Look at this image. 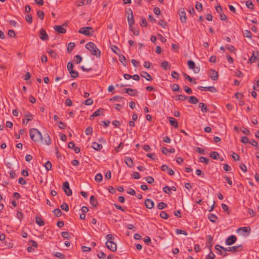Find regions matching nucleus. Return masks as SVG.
Here are the masks:
<instances>
[{
  "label": "nucleus",
  "mask_w": 259,
  "mask_h": 259,
  "mask_svg": "<svg viewBox=\"0 0 259 259\" xmlns=\"http://www.w3.org/2000/svg\"><path fill=\"white\" fill-rule=\"evenodd\" d=\"M29 135L31 139L34 142H41L43 143V138L41 133L36 128H32L29 130Z\"/></svg>",
  "instance_id": "obj_1"
},
{
  "label": "nucleus",
  "mask_w": 259,
  "mask_h": 259,
  "mask_svg": "<svg viewBox=\"0 0 259 259\" xmlns=\"http://www.w3.org/2000/svg\"><path fill=\"white\" fill-rule=\"evenodd\" d=\"M85 48L88 49L91 54L96 56L97 58H100L101 56V51L97 48L95 44L93 42H89L85 45Z\"/></svg>",
  "instance_id": "obj_2"
},
{
  "label": "nucleus",
  "mask_w": 259,
  "mask_h": 259,
  "mask_svg": "<svg viewBox=\"0 0 259 259\" xmlns=\"http://www.w3.org/2000/svg\"><path fill=\"white\" fill-rule=\"evenodd\" d=\"M221 248L222 249H223L224 251H230L232 252H236L237 251H240L242 249V246L241 245H239L237 246H234L231 247H228L227 248H224L223 246L217 244L215 246V249H218V248Z\"/></svg>",
  "instance_id": "obj_3"
},
{
  "label": "nucleus",
  "mask_w": 259,
  "mask_h": 259,
  "mask_svg": "<svg viewBox=\"0 0 259 259\" xmlns=\"http://www.w3.org/2000/svg\"><path fill=\"white\" fill-rule=\"evenodd\" d=\"M94 30L92 27H84L79 29L78 32L81 34L90 36L93 34Z\"/></svg>",
  "instance_id": "obj_4"
},
{
  "label": "nucleus",
  "mask_w": 259,
  "mask_h": 259,
  "mask_svg": "<svg viewBox=\"0 0 259 259\" xmlns=\"http://www.w3.org/2000/svg\"><path fill=\"white\" fill-rule=\"evenodd\" d=\"M106 247L111 251H115L117 249V246L115 242L111 240H107L106 242Z\"/></svg>",
  "instance_id": "obj_5"
},
{
  "label": "nucleus",
  "mask_w": 259,
  "mask_h": 259,
  "mask_svg": "<svg viewBox=\"0 0 259 259\" xmlns=\"http://www.w3.org/2000/svg\"><path fill=\"white\" fill-rule=\"evenodd\" d=\"M62 188L67 196H69L72 195V192L68 182H65L63 184Z\"/></svg>",
  "instance_id": "obj_6"
},
{
  "label": "nucleus",
  "mask_w": 259,
  "mask_h": 259,
  "mask_svg": "<svg viewBox=\"0 0 259 259\" xmlns=\"http://www.w3.org/2000/svg\"><path fill=\"white\" fill-rule=\"evenodd\" d=\"M128 12H130V14L127 16V22L129 25L130 27H132L135 23V20L134 18V15L133 13V11L131 9H128Z\"/></svg>",
  "instance_id": "obj_7"
},
{
  "label": "nucleus",
  "mask_w": 259,
  "mask_h": 259,
  "mask_svg": "<svg viewBox=\"0 0 259 259\" xmlns=\"http://www.w3.org/2000/svg\"><path fill=\"white\" fill-rule=\"evenodd\" d=\"M189 68L190 69H193L194 72L197 73L199 72L200 69L199 67H195V64L192 60H189L187 62Z\"/></svg>",
  "instance_id": "obj_8"
},
{
  "label": "nucleus",
  "mask_w": 259,
  "mask_h": 259,
  "mask_svg": "<svg viewBox=\"0 0 259 259\" xmlns=\"http://www.w3.org/2000/svg\"><path fill=\"white\" fill-rule=\"evenodd\" d=\"M237 240V237L235 235H231L226 240V244L227 245L233 244Z\"/></svg>",
  "instance_id": "obj_9"
},
{
  "label": "nucleus",
  "mask_w": 259,
  "mask_h": 259,
  "mask_svg": "<svg viewBox=\"0 0 259 259\" xmlns=\"http://www.w3.org/2000/svg\"><path fill=\"white\" fill-rule=\"evenodd\" d=\"M186 12L185 11L184 8H182L180 10V12L179 13V16L180 17V20L182 23H186L187 21V17L186 15Z\"/></svg>",
  "instance_id": "obj_10"
},
{
  "label": "nucleus",
  "mask_w": 259,
  "mask_h": 259,
  "mask_svg": "<svg viewBox=\"0 0 259 259\" xmlns=\"http://www.w3.org/2000/svg\"><path fill=\"white\" fill-rule=\"evenodd\" d=\"M209 75L213 80H217L218 79V72L214 69H210L209 70Z\"/></svg>",
  "instance_id": "obj_11"
},
{
  "label": "nucleus",
  "mask_w": 259,
  "mask_h": 259,
  "mask_svg": "<svg viewBox=\"0 0 259 259\" xmlns=\"http://www.w3.org/2000/svg\"><path fill=\"white\" fill-rule=\"evenodd\" d=\"M39 32L40 35V38L42 40H47L49 39L48 35L47 34L46 31L44 29L41 28Z\"/></svg>",
  "instance_id": "obj_12"
},
{
  "label": "nucleus",
  "mask_w": 259,
  "mask_h": 259,
  "mask_svg": "<svg viewBox=\"0 0 259 259\" xmlns=\"http://www.w3.org/2000/svg\"><path fill=\"white\" fill-rule=\"evenodd\" d=\"M84 64L85 65V67H84L83 66H81V69H82V70H83V71H85V72H89L91 70H92V68L90 67V65L91 64V62L90 60H87V61H84Z\"/></svg>",
  "instance_id": "obj_13"
},
{
  "label": "nucleus",
  "mask_w": 259,
  "mask_h": 259,
  "mask_svg": "<svg viewBox=\"0 0 259 259\" xmlns=\"http://www.w3.org/2000/svg\"><path fill=\"white\" fill-rule=\"evenodd\" d=\"M103 111L104 109L103 108L98 109L94 113H93L92 115L90 116V119L93 120L95 117L98 116L100 115L103 114Z\"/></svg>",
  "instance_id": "obj_14"
},
{
  "label": "nucleus",
  "mask_w": 259,
  "mask_h": 259,
  "mask_svg": "<svg viewBox=\"0 0 259 259\" xmlns=\"http://www.w3.org/2000/svg\"><path fill=\"white\" fill-rule=\"evenodd\" d=\"M124 92L128 94L131 96H136L138 94L136 90L131 88L125 89L124 90Z\"/></svg>",
  "instance_id": "obj_15"
},
{
  "label": "nucleus",
  "mask_w": 259,
  "mask_h": 259,
  "mask_svg": "<svg viewBox=\"0 0 259 259\" xmlns=\"http://www.w3.org/2000/svg\"><path fill=\"white\" fill-rule=\"evenodd\" d=\"M145 205L148 209H152L154 205V202L150 199H146L145 201Z\"/></svg>",
  "instance_id": "obj_16"
},
{
  "label": "nucleus",
  "mask_w": 259,
  "mask_h": 259,
  "mask_svg": "<svg viewBox=\"0 0 259 259\" xmlns=\"http://www.w3.org/2000/svg\"><path fill=\"white\" fill-rule=\"evenodd\" d=\"M90 202L91 204L94 207H97V206L98 205V202L97 199L93 195L91 196L90 199Z\"/></svg>",
  "instance_id": "obj_17"
},
{
  "label": "nucleus",
  "mask_w": 259,
  "mask_h": 259,
  "mask_svg": "<svg viewBox=\"0 0 259 259\" xmlns=\"http://www.w3.org/2000/svg\"><path fill=\"white\" fill-rule=\"evenodd\" d=\"M54 29L59 33H65L66 31V29L60 25H55L54 27Z\"/></svg>",
  "instance_id": "obj_18"
},
{
  "label": "nucleus",
  "mask_w": 259,
  "mask_h": 259,
  "mask_svg": "<svg viewBox=\"0 0 259 259\" xmlns=\"http://www.w3.org/2000/svg\"><path fill=\"white\" fill-rule=\"evenodd\" d=\"M256 60H259V58H257V56H255L254 51L252 52V55L248 61V63H252L255 62Z\"/></svg>",
  "instance_id": "obj_19"
},
{
  "label": "nucleus",
  "mask_w": 259,
  "mask_h": 259,
  "mask_svg": "<svg viewBox=\"0 0 259 259\" xmlns=\"http://www.w3.org/2000/svg\"><path fill=\"white\" fill-rule=\"evenodd\" d=\"M168 120L169 123L171 126L175 128H177L178 127V122L174 118L170 117H168Z\"/></svg>",
  "instance_id": "obj_20"
},
{
  "label": "nucleus",
  "mask_w": 259,
  "mask_h": 259,
  "mask_svg": "<svg viewBox=\"0 0 259 259\" xmlns=\"http://www.w3.org/2000/svg\"><path fill=\"white\" fill-rule=\"evenodd\" d=\"M124 162L128 167H132L133 166V161L131 157H125L124 159Z\"/></svg>",
  "instance_id": "obj_21"
},
{
  "label": "nucleus",
  "mask_w": 259,
  "mask_h": 259,
  "mask_svg": "<svg viewBox=\"0 0 259 259\" xmlns=\"http://www.w3.org/2000/svg\"><path fill=\"white\" fill-rule=\"evenodd\" d=\"M33 118V116L31 114H27L25 115V119H23L22 123L23 124L27 123L28 121H31Z\"/></svg>",
  "instance_id": "obj_22"
},
{
  "label": "nucleus",
  "mask_w": 259,
  "mask_h": 259,
  "mask_svg": "<svg viewBox=\"0 0 259 259\" xmlns=\"http://www.w3.org/2000/svg\"><path fill=\"white\" fill-rule=\"evenodd\" d=\"M141 76L142 77H145L146 79L148 81H151L153 79L151 76L146 71H143L141 74Z\"/></svg>",
  "instance_id": "obj_23"
},
{
  "label": "nucleus",
  "mask_w": 259,
  "mask_h": 259,
  "mask_svg": "<svg viewBox=\"0 0 259 259\" xmlns=\"http://www.w3.org/2000/svg\"><path fill=\"white\" fill-rule=\"evenodd\" d=\"M207 240L206 242V245L209 248V250L211 249V248L213 245L212 242H213V239L212 237L210 235H208L207 236Z\"/></svg>",
  "instance_id": "obj_24"
},
{
  "label": "nucleus",
  "mask_w": 259,
  "mask_h": 259,
  "mask_svg": "<svg viewBox=\"0 0 259 259\" xmlns=\"http://www.w3.org/2000/svg\"><path fill=\"white\" fill-rule=\"evenodd\" d=\"M42 143H44L47 145H49L51 144V140L50 137L48 134H46L45 135L44 141L43 140Z\"/></svg>",
  "instance_id": "obj_25"
},
{
  "label": "nucleus",
  "mask_w": 259,
  "mask_h": 259,
  "mask_svg": "<svg viewBox=\"0 0 259 259\" xmlns=\"http://www.w3.org/2000/svg\"><path fill=\"white\" fill-rule=\"evenodd\" d=\"M209 156L213 159H218L220 158V154L215 151L211 152L209 153Z\"/></svg>",
  "instance_id": "obj_26"
},
{
  "label": "nucleus",
  "mask_w": 259,
  "mask_h": 259,
  "mask_svg": "<svg viewBox=\"0 0 259 259\" xmlns=\"http://www.w3.org/2000/svg\"><path fill=\"white\" fill-rule=\"evenodd\" d=\"M208 218L210 222L215 223L218 219V217L214 214L210 213L208 215Z\"/></svg>",
  "instance_id": "obj_27"
},
{
  "label": "nucleus",
  "mask_w": 259,
  "mask_h": 259,
  "mask_svg": "<svg viewBox=\"0 0 259 259\" xmlns=\"http://www.w3.org/2000/svg\"><path fill=\"white\" fill-rule=\"evenodd\" d=\"M92 147L96 150H100L103 147L101 144H100L97 142H93Z\"/></svg>",
  "instance_id": "obj_28"
},
{
  "label": "nucleus",
  "mask_w": 259,
  "mask_h": 259,
  "mask_svg": "<svg viewBox=\"0 0 259 259\" xmlns=\"http://www.w3.org/2000/svg\"><path fill=\"white\" fill-rule=\"evenodd\" d=\"M188 101L190 103L194 104H197L199 102L198 99L194 96H190L189 98Z\"/></svg>",
  "instance_id": "obj_29"
},
{
  "label": "nucleus",
  "mask_w": 259,
  "mask_h": 259,
  "mask_svg": "<svg viewBox=\"0 0 259 259\" xmlns=\"http://www.w3.org/2000/svg\"><path fill=\"white\" fill-rule=\"evenodd\" d=\"M35 222L39 226H43L45 225V222L39 217H35Z\"/></svg>",
  "instance_id": "obj_30"
},
{
  "label": "nucleus",
  "mask_w": 259,
  "mask_h": 259,
  "mask_svg": "<svg viewBox=\"0 0 259 259\" xmlns=\"http://www.w3.org/2000/svg\"><path fill=\"white\" fill-rule=\"evenodd\" d=\"M199 107L201 108V110L203 112H207L208 111V109L206 105L202 102L199 103Z\"/></svg>",
  "instance_id": "obj_31"
},
{
  "label": "nucleus",
  "mask_w": 259,
  "mask_h": 259,
  "mask_svg": "<svg viewBox=\"0 0 259 259\" xmlns=\"http://www.w3.org/2000/svg\"><path fill=\"white\" fill-rule=\"evenodd\" d=\"M119 60L124 66H126V58L123 55H119Z\"/></svg>",
  "instance_id": "obj_32"
},
{
  "label": "nucleus",
  "mask_w": 259,
  "mask_h": 259,
  "mask_svg": "<svg viewBox=\"0 0 259 259\" xmlns=\"http://www.w3.org/2000/svg\"><path fill=\"white\" fill-rule=\"evenodd\" d=\"M183 75L184 76L185 78L186 79H188L189 81L193 82L194 84L196 83V82L195 79L192 78L189 75L187 74L186 73H184Z\"/></svg>",
  "instance_id": "obj_33"
},
{
  "label": "nucleus",
  "mask_w": 259,
  "mask_h": 259,
  "mask_svg": "<svg viewBox=\"0 0 259 259\" xmlns=\"http://www.w3.org/2000/svg\"><path fill=\"white\" fill-rule=\"evenodd\" d=\"M75 47V44L74 42H69L67 46V52L70 53L72 52Z\"/></svg>",
  "instance_id": "obj_34"
},
{
  "label": "nucleus",
  "mask_w": 259,
  "mask_h": 259,
  "mask_svg": "<svg viewBox=\"0 0 259 259\" xmlns=\"http://www.w3.org/2000/svg\"><path fill=\"white\" fill-rule=\"evenodd\" d=\"M167 206V204L163 202H161L158 203L157 205V207L159 209H164V208H166Z\"/></svg>",
  "instance_id": "obj_35"
},
{
  "label": "nucleus",
  "mask_w": 259,
  "mask_h": 259,
  "mask_svg": "<svg viewBox=\"0 0 259 259\" xmlns=\"http://www.w3.org/2000/svg\"><path fill=\"white\" fill-rule=\"evenodd\" d=\"M204 91H208L212 93H214L217 91L215 88L213 86L208 87H204Z\"/></svg>",
  "instance_id": "obj_36"
},
{
  "label": "nucleus",
  "mask_w": 259,
  "mask_h": 259,
  "mask_svg": "<svg viewBox=\"0 0 259 259\" xmlns=\"http://www.w3.org/2000/svg\"><path fill=\"white\" fill-rule=\"evenodd\" d=\"M245 5L246 6V7L249 9H251V10H253L254 9V6L253 5V3L252 2L250 1V0H248V1H247L245 3Z\"/></svg>",
  "instance_id": "obj_37"
},
{
  "label": "nucleus",
  "mask_w": 259,
  "mask_h": 259,
  "mask_svg": "<svg viewBox=\"0 0 259 259\" xmlns=\"http://www.w3.org/2000/svg\"><path fill=\"white\" fill-rule=\"evenodd\" d=\"M171 90L174 92H179L180 91V87L177 83H174L171 85Z\"/></svg>",
  "instance_id": "obj_38"
},
{
  "label": "nucleus",
  "mask_w": 259,
  "mask_h": 259,
  "mask_svg": "<svg viewBox=\"0 0 259 259\" xmlns=\"http://www.w3.org/2000/svg\"><path fill=\"white\" fill-rule=\"evenodd\" d=\"M177 100L184 101L188 98L187 96L184 95H179L176 97Z\"/></svg>",
  "instance_id": "obj_39"
},
{
  "label": "nucleus",
  "mask_w": 259,
  "mask_h": 259,
  "mask_svg": "<svg viewBox=\"0 0 259 259\" xmlns=\"http://www.w3.org/2000/svg\"><path fill=\"white\" fill-rule=\"evenodd\" d=\"M195 8L198 11L201 12L202 11V4L200 3L197 2L195 5Z\"/></svg>",
  "instance_id": "obj_40"
},
{
  "label": "nucleus",
  "mask_w": 259,
  "mask_h": 259,
  "mask_svg": "<svg viewBox=\"0 0 259 259\" xmlns=\"http://www.w3.org/2000/svg\"><path fill=\"white\" fill-rule=\"evenodd\" d=\"M53 212L57 217H59L62 214V211L59 208L55 209L53 211Z\"/></svg>",
  "instance_id": "obj_41"
},
{
  "label": "nucleus",
  "mask_w": 259,
  "mask_h": 259,
  "mask_svg": "<svg viewBox=\"0 0 259 259\" xmlns=\"http://www.w3.org/2000/svg\"><path fill=\"white\" fill-rule=\"evenodd\" d=\"M160 217L163 219H167L169 215L164 211H162L160 213Z\"/></svg>",
  "instance_id": "obj_42"
},
{
  "label": "nucleus",
  "mask_w": 259,
  "mask_h": 259,
  "mask_svg": "<svg viewBox=\"0 0 259 259\" xmlns=\"http://www.w3.org/2000/svg\"><path fill=\"white\" fill-rule=\"evenodd\" d=\"M145 179L148 184H151L154 182V180L152 177L148 176L146 177Z\"/></svg>",
  "instance_id": "obj_43"
},
{
  "label": "nucleus",
  "mask_w": 259,
  "mask_h": 259,
  "mask_svg": "<svg viewBox=\"0 0 259 259\" xmlns=\"http://www.w3.org/2000/svg\"><path fill=\"white\" fill-rule=\"evenodd\" d=\"M60 207L62 210L65 211H68L69 210V206L66 203H63L61 205Z\"/></svg>",
  "instance_id": "obj_44"
},
{
  "label": "nucleus",
  "mask_w": 259,
  "mask_h": 259,
  "mask_svg": "<svg viewBox=\"0 0 259 259\" xmlns=\"http://www.w3.org/2000/svg\"><path fill=\"white\" fill-rule=\"evenodd\" d=\"M199 161L200 162L204 163L207 164L208 163L209 159L206 157L201 156L199 158Z\"/></svg>",
  "instance_id": "obj_45"
},
{
  "label": "nucleus",
  "mask_w": 259,
  "mask_h": 259,
  "mask_svg": "<svg viewBox=\"0 0 259 259\" xmlns=\"http://www.w3.org/2000/svg\"><path fill=\"white\" fill-rule=\"evenodd\" d=\"M103 180V176L101 174L99 173L97 174L95 176V181L99 182L102 181Z\"/></svg>",
  "instance_id": "obj_46"
},
{
  "label": "nucleus",
  "mask_w": 259,
  "mask_h": 259,
  "mask_svg": "<svg viewBox=\"0 0 259 259\" xmlns=\"http://www.w3.org/2000/svg\"><path fill=\"white\" fill-rule=\"evenodd\" d=\"M69 72L72 78H76L78 76V72L74 70L70 71Z\"/></svg>",
  "instance_id": "obj_47"
},
{
  "label": "nucleus",
  "mask_w": 259,
  "mask_h": 259,
  "mask_svg": "<svg viewBox=\"0 0 259 259\" xmlns=\"http://www.w3.org/2000/svg\"><path fill=\"white\" fill-rule=\"evenodd\" d=\"M217 250L219 251V254L223 256H226L228 255V254L226 253V251H224L223 249L219 247Z\"/></svg>",
  "instance_id": "obj_48"
},
{
  "label": "nucleus",
  "mask_w": 259,
  "mask_h": 259,
  "mask_svg": "<svg viewBox=\"0 0 259 259\" xmlns=\"http://www.w3.org/2000/svg\"><path fill=\"white\" fill-rule=\"evenodd\" d=\"M123 99V98L121 96H114L110 99L111 101H116L121 102Z\"/></svg>",
  "instance_id": "obj_49"
},
{
  "label": "nucleus",
  "mask_w": 259,
  "mask_h": 259,
  "mask_svg": "<svg viewBox=\"0 0 259 259\" xmlns=\"http://www.w3.org/2000/svg\"><path fill=\"white\" fill-rule=\"evenodd\" d=\"M250 229L248 227H243L238 228L237 230V232H239L240 230H242L244 232H248L250 231Z\"/></svg>",
  "instance_id": "obj_50"
},
{
  "label": "nucleus",
  "mask_w": 259,
  "mask_h": 259,
  "mask_svg": "<svg viewBox=\"0 0 259 259\" xmlns=\"http://www.w3.org/2000/svg\"><path fill=\"white\" fill-rule=\"evenodd\" d=\"M45 167L47 170H50L52 168V163L50 161H48L45 164Z\"/></svg>",
  "instance_id": "obj_51"
},
{
  "label": "nucleus",
  "mask_w": 259,
  "mask_h": 259,
  "mask_svg": "<svg viewBox=\"0 0 259 259\" xmlns=\"http://www.w3.org/2000/svg\"><path fill=\"white\" fill-rule=\"evenodd\" d=\"M85 133L87 135H91L93 133L92 127H88L85 130Z\"/></svg>",
  "instance_id": "obj_52"
},
{
  "label": "nucleus",
  "mask_w": 259,
  "mask_h": 259,
  "mask_svg": "<svg viewBox=\"0 0 259 259\" xmlns=\"http://www.w3.org/2000/svg\"><path fill=\"white\" fill-rule=\"evenodd\" d=\"M75 58V61L76 64H78L80 63L82 61V57L81 56L79 55H77L74 57Z\"/></svg>",
  "instance_id": "obj_53"
},
{
  "label": "nucleus",
  "mask_w": 259,
  "mask_h": 259,
  "mask_svg": "<svg viewBox=\"0 0 259 259\" xmlns=\"http://www.w3.org/2000/svg\"><path fill=\"white\" fill-rule=\"evenodd\" d=\"M55 256L60 259H65V256L61 252H56L55 254Z\"/></svg>",
  "instance_id": "obj_54"
},
{
  "label": "nucleus",
  "mask_w": 259,
  "mask_h": 259,
  "mask_svg": "<svg viewBox=\"0 0 259 259\" xmlns=\"http://www.w3.org/2000/svg\"><path fill=\"white\" fill-rule=\"evenodd\" d=\"M37 15L38 18L42 20L44 18V12L41 10H38L37 12Z\"/></svg>",
  "instance_id": "obj_55"
},
{
  "label": "nucleus",
  "mask_w": 259,
  "mask_h": 259,
  "mask_svg": "<svg viewBox=\"0 0 259 259\" xmlns=\"http://www.w3.org/2000/svg\"><path fill=\"white\" fill-rule=\"evenodd\" d=\"M221 206H222L223 209L225 211H226L228 214H230V212L229 210V207L226 204L222 203Z\"/></svg>",
  "instance_id": "obj_56"
},
{
  "label": "nucleus",
  "mask_w": 259,
  "mask_h": 259,
  "mask_svg": "<svg viewBox=\"0 0 259 259\" xmlns=\"http://www.w3.org/2000/svg\"><path fill=\"white\" fill-rule=\"evenodd\" d=\"M176 232L177 234H183L185 236H187L188 234L185 231L178 229H176Z\"/></svg>",
  "instance_id": "obj_57"
},
{
  "label": "nucleus",
  "mask_w": 259,
  "mask_h": 259,
  "mask_svg": "<svg viewBox=\"0 0 259 259\" xmlns=\"http://www.w3.org/2000/svg\"><path fill=\"white\" fill-rule=\"evenodd\" d=\"M48 53L49 54L50 56L53 58H56L57 56V54L53 50H50L48 51Z\"/></svg>",
  "instance_id": "obj_58"
},
{
  "label": "nucleus",
  "mask_w": 259,
  "mask_h": 259,
  "mask_svg": "<svg viewBox=\"0 0 259 259\" xmlns=\"http://www.w3.org/2000/svg\"><path fill=\"white\" fill-rule=\"evenodd\" d=\"M163 190L165 193L169 194L170 193L171 189L169 186H166L163 187Z\"/></svg>",
  "instance_id": "obj_59"
},
{
  "label": "nucleus",
  "mask_w": 259,
  "mask_h": 259,
  "mask_svg": "<svg viewBox=\"0 0 259 259\" xmlns=\"http://www.w3.org/2000/svg\"><path fill=\"white\" fill-rule=\"evenodd\" d=\"M8 34L10 37H15L16 36V33L15 31L12 29L9 30Z\"/></svg>",
  "instance_id": "obj_60"
},
{
  "label": "nucleus",
  "mask_w": 259,
  "mask_h": 259,
  "mask_svg": "<svg viewBox=\"0 0 259 259\" xmlns=\"http://www.w3.org/2000/svg\"><path fill=\"white\" fill-rule=\"evenodd\" d=\"M26 21L29 23L31 24L32 22V17L31 15H27L25 17Z\"/></svg>",
  "instance_id": "obj_61"
},
{
  "label": "nucleus",
  "mask_w": 259,
  "mask_h": 259,
  "mask_svg": "<svg viewBox=\"0 0 259 259\" xmlns=\"http://www.w3.org/2000/svg\"><path fill=\"white\" fill-rule=\"evenodd\" d=\"M140 25L142 27H146L147 25V22L145 18H141V22L140 23Z\"/></svg>",
  "instance_id": "obj_62"
},
{
  "label": "nucleus",
  "mask_w": 259,
  "mask_h": 259,
  "mask_svg": "<svg viewBox=\"0 0 259 259\" xmlns=\"http://www.w3.org/2000/svg\"><path fill=\"white\" fill-rule=\"evenodd\" d=\"M195 150L201 154H204L205 153V150L199 147H196Z\"/></svg>",
  "instance_id": "obj_63"
},
{
  "label": "nucleus",
  "mask_w": 259,
  "mask_h": 259,
  "mask_svg": "<svg viewBox=\"0 0 259 259\" xmlns=\"http://www.w3.org/2000/svg\"><path fill=\"white\" fill-rule=\"evenodd\" d=\"M215 257L214 254L210 250L209 253L206 256L205 259H214Z\"/></svg>",
  "instance_id": "obj_64"
}]
</instances>
